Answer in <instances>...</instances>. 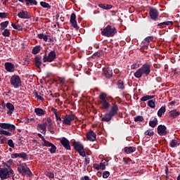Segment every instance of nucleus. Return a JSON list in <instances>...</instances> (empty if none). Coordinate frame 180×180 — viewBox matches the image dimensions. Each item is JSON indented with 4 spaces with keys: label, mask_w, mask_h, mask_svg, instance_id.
<instances>
[{
    "label": "nucleus",
    "mask_w": 180,
    "mask_h": 180,
    "mask_svg": "<svg viewBox=\"0 0 180 180\" xmlns=\"http://www.w3.org/2000/svg\"><path fill=\"white\" fill-rule=\"evenodd\" d=\"M152 67L151 63L146 62L134 73V76L136 79H141L143 75L148 76L151 72Z\"/></svg>",
    "instance_id": "obj_1"
},
{
    "label": "nucleus",
    "mask_w": 180,
    "mask_h": 180,
    "mask_svg": "<svg viewBox=\"0 0 180 180\" xmlns=\"http://www.w3.org/2000/svg\"><path fill=\"white\" fill-rule=\"evenodd\" d=\"M118 112L119 107L117 104H116L115 103H112V106L109 112L108 113H105L104 117H102V122H110L114 117L115 115H117Z\"/></svg>",
    "instance_id": "obj_2"
},
{
    "label": "nucleus",
    "mask_w": 180,
    "mask_h": 180,
    "mask_svg": "<svg viewBox=\"0 0 180 180\" xmlns=\"http://www.w3.org/2000/svg\"><path fill=\"white\" fill-rule=\"evenodd\" d=\"M6 165L9 169H8L6 167H5L4 169H1V167H0L1 180H5L11 177L13 179V177L15 176L14 171L11 169V166L8 165Z\"/></svg>",
    "instance_id": "obj_3"
},
{
    "label": "nucleus",
    "mask_w": 180,
    "mask_h": 180,
    "mask_svg": "<svg viewBox=\"0 0 180 180\" xmlns=\"http://www.w3.org/2000/svg\"><path fill=\"white\" fill-rule=\"evenodd\" d=\"M117 33V29L111 25H108L101 31V34L105 37H113Z\"/></svg>",
    "instance_id": "obj_4"
},
{
    "label": "nucleus",
    "mask_w": 180,
    "mask_h": 180,
    "mask_svg": "<svg viewBox=\"0 0 180 180\" xmlns=\"http://www.w3.org/2000/svg\"><path fill=\"white\" fill-rule=\"evenodd\" d=\"M107 98V94L105 93H101L99 95V98L100 100L98 101V104L101 105V109L108 110L110 107V103L108 102V100L106 99Z\"/></svg>",
    "instance_id": "obj_5"
},
{
    "label": "nucleus",
    "mask_w": 180,
    "mask_h": 180,
    "mask_svg": "<svg viewBox=\"0 0 180 180\" xmlns=\"http://www.w3.org/2000/svg\"><path fill=\"white\" fill-rule=\"evenodd\" d=\"M72 146L76 151L82 157L86 156V152H85V149L84 146L79 141L72 142Z\"/></svg>",
    "instance_id": "obj_6"
},
{
    "label": "nucleus",
    "mask_w": 180,
    "mask_h": 180,
    "mask_svg": "<svg viewBox=\"0 0 180 180\" xmlns=\"http://www.w3.org/2000/svg\"><path fill=\"white\" fill-rule=\"evenodd\" d=\"M57 58V54L56 51H51L48 53V56L46 54L44 55L43 58V62L44 63H52L55 61V60Z\"/></svg>",
    "instance_id": "obj_7"
},
{
    "label": "nucleus",
    "mask_w": 180,
    "mask_h": 180,
    "mask_svg": "<svg viewBox=\"0 0 180 180\" xmlns=\"http://www.w3.org/2000/svg\"><path fill=\"white\" fill-rule=\"evenodd\" d=\"M11 85L15 88H19L22 86L21 79L18 75H13L10 80Z\"/></svg>",
    "instance_id": "obj_8"
},
{
    "label": "nucleus",
    "mask_w": 180,
    "mask_h": 180,
    "mask_svg": "<svg viewBox=\"0 0 180 180\" xmlns=\"http://www.w3.org/2000/svg\"><path fill=\"white\" fill-rule=\"evenodd\" d=\"M17 170L19 174H21L22 176H25L27 174V176H30L32 174V172L29 168L26 169L25 167L22 165H20L19 167H18Z\"/></svg>",
    "instance_id": "obj_9"
},
{
    "label": "nucleus",
    "mask_w": 180,
    "mask_h": 180,
    "mask_svg": "<svg viewBox=\"0 0 180 180\" xmlns=\"http://www.w3.org/2000/svg\"><path fill=\"white\" fill-rule=\"evenodd\" d=\"M149 15L152 20L157 21L160 15V12L156 8H150Z\"/></svg>",
    "instance_id": "obj_10"
},
{
    "label": "nucleus",
    "mask_w": 180,
    "mask_h": 180,
    "mask_svg": "<svg viewBox=\"0 0 180 180\" xmlns=\"http://www.w3.org/2000/svg\"><path fill=\"white\" fill-rule=\"evenodd\" d=\"M60 143L65 148L66 150H71V146L70 141L63 136L62 139H59Z\"/></svg>",
    "instance_id": "obj_11"
},
{
    "label": "nucleus",
    "mask_w": 180,
    "mask_h": 180,
    "mask_svg": "<svg viewBox=\"0 0 180 180\" xmlns=\"http://www.w3.org/2000/svg\"><path fill=\"white\" fill-rule=\"evenodd\" d=\"M0 128L3 129H8L11 132H13L16 127L14 124L10 123H0Z\"/></svg>",
    "instance_id": "obj_12"
},
{
    "label": "nucleus",
    "mask_w": 180,
    "mask_h": 180,
    "mask_svg": "<svg viewBox=\"0 0 180 180\" xmlns=\"http://www.w3.org/2000/svg\"><path fill=\"white\" fill-rule=\"evenodd\" d=\"M76 119V115L74 114L66 115L65 119L63 120V123L66 126H71V122Z\"/></svg>",
    "instance_id": "obj_13"
},
{
    "label": "nucleus",
    "mask_w": 180,
    "mask_h": 180,
    "mask_svg": "<svg viewBox=\"0 0 180 180\" xmlns=\"http://www.w3.org/2000/svg\"><path fill=\"white\" fill-rule=\"evenodd\" d=\"M76 18H77L76 13H71L70 22L72 26L75 28V30H79V27L77 25Z\"/></svg>",
    "instance_id": "obj_14"
},
{
    "label": "nucleus",
    "mask_w": 180,
    "mask_h": 180,
    "mask_svg": "<svg viewBox=\"0 0 180 180\" xmlns=\"http://www.w3.org/2000/svg\"><path fill=\"white\" fill-rule=\"evenodd\" d=\"M158 134L160 136H167V131L165 125L160 124L157 127Z\"/></svg>",
    "instance_id": "obj_15"
},
{
    "label": "nucleus",
    "mask_w": 180,
    "mask_h": 180,
    "mask_svg": "<svg viewBox=\"0 0 180 180\" xmlns=\"http://www.w3.org/2000/svg\"><path fill=\"white\" fill-rule=\"evenodd\" d=\"M21 158L23 160H28L29 157L25 152H22L21 153H14L11 155V158L16 159V158Z\"/></svg>",
    "instance_id": "obj_16"
},
{
    "label": "nucleus",
    "mask_w": 180,
    "mask_h": 180,
    "mask_svg": "<svg viewBox=\"0 0 180 180\" xmlns=\"http://www.w3.org/2000/svg\"><path fill=\"white\" fill-rule=\"evenodd\" d=\"M18 17L22 19H30L31 18V15L28 11H22L18 13Z\"/></svg>",
    "instance_id": "obj_17"
},
{
    "label": "nucleus",
    "mask_w": 180,
    "mask_h": 180,
    "mask_svg": "<svg viewBox=\"0 0 180 180\" xmlns=\"http://www.w3.org/2000/svg\"><path fill=\"white\" fill-rule=\"evenodd\" d=\"M86 136L89 141L91 142H94L96 139V134L92 130H90L89 132H87Z\"/></svg>",
    "instance_id": "obj_18"
},
{
    "label": "nucleus",
    "mask_w": 180,
    "mask_h": 180,
    "mask_svg": "<svg viewBox=\"0 0 180 180\" xmlns=\"http://www.w3.org/2000/svg\"><path fill=\"white\" fill-rule=\"evenodd\" d=\"M46 147H51V148L49 149V151L51 153H56L57 151V147L53 145V143L49 142V141L46 143L45 146Z\"/></svg>",
    "instance_id": "obj_19"
},
{
    "label": "nucleus",
    "mask_w": 180,
    "mask_h": 180,
    "mask_svg": "<svg viewBox=\"0 0 180 180\" xmlns=\"http://www.w3.org/2000/svg\"><path fill=\"white\" fill-rule=\"evenodd\" d=\"M6 70L8 72H13L15 71V65L11 62H6L4 63Z\"/></svg>",
    "instance_id": "obj_20"
},
{
    "label": "nucleus",
    "mask_w": 180,
    "mask_h": 180,
    "mask_svg": "<svg viewBox=\"0 0 180 180\" xmlns=\"http://www.w3.org/2000/svg\"><path fill=\"white\" fill-rule=\"evenodd\" d=\"M153 36H148L143 39L141 44H144V47L148 48L150 41H153Z\"/></svg>",
    "instance_id": "obj_21"
},
{
    "label": "nucleus",
    "mask_w": 180,
    "mask_h": 180,
    "mask_svg": "<svg viewBox=\"0 0 180 180\" xmlns=\"http://www.w3.org/2000/svg\"><path fill=\"white\" fill-rule=\"evenodd\" d=\"M103 75L106 79H110L112 77V70L109 68L103 69Z\"/></svg>",
    "instance_id": "obj_22"
},
{
    "label": "nucleus",
    "mask_w": 180,
    "mask_h": 180,
    "mask_svg": "<svg viewBox=\"0 0 180 180\" xmlns=\"http://www.w3.org/2000/svg\"><path fill=\"white\" fill-rule=\"evenodd\" d=\"M47 123L49 125L47 126L48 131L51 133L52 135L55 134V131L53 130V124L52 123V120L51 117L47 118Z\"/></svg>",
    "instance_id": "obj_23"
},
{
    "label": "nucleus",
    "mask_w": 180,
    "mask_h": 180,
    "mask_svg": "<svg viewBox=\"0 0 180 180\" xmlns=\"http://www.w3.org/2000/svg\"><path fill=\"white\" fill-rule=\"evenodd\" d=\"M34 61V65L38 68H41V66L42 64L41 56H40L39 55H37Z\"/></svg>",
    "instance_id": "obj_24"
},
{
    "label": "nucleus",
    "mask_w": 180,
    "mask_h": 180,
    "mask_svg": "<svg viewBox=\"0 0 180 180\" xmlns=\"http://www.w3.org/2000/svg\"><path fill=\"white\" fill-rule=\"evenodd\" d=\"M174 24L172 21H165L160 22L157 26L160 29H163V27H166L167 26H171Z\"/></svg>",
    "instance_id": "obj_25"
},
{
    "label": "nucleus",
    "mask_w": 180,
    "mask_h": 180,
    "mask_svg": "<svg viewBox=\"0 0 180 180\" xmlns=\"http://www.w3.org/2000/svg\"><path fill=\"white\" fill-rule=\"evenodd\" d=\"M124 153L127 155L133 153L136 151V147L130 146V147H125L124 148Z\"/></svg>",
    "instance_id": "obj_26"
},
{
    "label": "nucleus",
    "mask_w": 180,
    "mask_h": 180,
    "mask_svg": "<svg viewBox=\"0 0 180 180\" xmlns=\"http://www.w3.org/2000/svg\"><path fill=\"white\" fill-rule=\"evenodd\" d=\"M6 108L8 110L7 114L11 115L12 113L14 112L15 110V108L13 106V104H12V103H6Z\"/></svg>",
    "instance_id": "obj_27"
},
{
    "label": "nucleus",
    "mask_w": 180,
    "mask_h": 180,
    "mask_svg": "<svg viewBox=\"0 0 180 180\" xmlns=\"http://www.w3.org/2000/svg\"><path fill=\"white\" fill-rule=\"evenodd\" d=\"M169 114H170V117L172 119H175L180 115L179 111H177L176 109L170 110Z\"/></svg>",
    "instance_id": "obj_28"
},
{
    "label": "nucleus",
    "mask_w": 180,
    "mask_h": 180,
    "mask_svg": "<svg viewBox=\"0 0 180 180\" xmlns=\"http://www.w3.org/2000/svg\"><path fill=\"white\" fill-rule=\"evenodd\" d=\"M158 124V120L157 117H155L153 120H150L149 127L152 128H155V127H157Z\"/></svg>",
    "instance_id": "obj_29"
},
{
    "label": "nucleus",
    "mask_w": 180,
    "mask_h": 180,
    "mask_svg": "<svg viewBox=\"0 0 180 180\" xmlns=\"http://www.w3.org/2000/svg\"><path fill=\"white\" fill-rule=\"evenodd\" d=\"M167 111L166 106H162L158 111V116L161 118L162 115L165 114Z\"/></svg>",
    "instance_id": "obj_30"
},
{
    "label": "nucleus",
    "mask_w": 180,
    "mask_h": 180,
    "mask_svg": "<svg viewBox=\"0 0 180 180\" xmlns=\"http://www.w3.org/2000/svg\"><path fill=\"white\" fill-rule=\"evenodd\" d=\"M34 112L36 113L37 115L38 116H41L46 114V110L37 108L34 109Z\"/></svg>",
    "instance_id": "obj_31"
},
{
    "label": "nucleus",
    "mask_w": 180,
    "mask_h": 180,
    "mask_svg": "<svg viewBox=\"0 0 180 180\" xmlns=\"http://www.w3.org/2000/svg\"><path fill=\"white\" fill-rule=\"evenodd\" d=\"M98 7L101 8H103L104 10H110V9L112 8V5L100 4H98Z\"/></svg>",
    "instance_id": "obj_32"
},
{
    "label": "nucleus",
    "mask_w": 180,
    "mask_h": 180,
    "mask_svg": "<svg viewBox=\"0 0 180 180\" xmlns=\"http://www.w3.org/2000/svg\"><path fill=\"white\" fill-rule=\"evenodd\" d=\"M41 50V46H35L32 50V53L34 55H37L40 53Z\"/></svg>",
    "instance_id": "obj_33"
},
{
    "label": "nucleus",
    "mask_w": 180,
    "mask_h": 180,
    "mask_svg": "<svg viewBox=\"0 0 180 180\" xmlns=\"http://www.w3.org/2000/svg\"><path fill=\"white\" fill-rule=\"evenodd\" d=\"M155 98V95H146V96H143L141 98V102H146V101Z\"/></svg>",
    "instance_id": "obj_34"
},
{
    "label": "nucleus",
    "mask_w": 180,
    "mask_h": 180,
    "mask_svg": "<svg viewBox=\"0 0 180 180\" xmlns=\"http://www.w3.org/2000/svg\"><path fill=\"white\" fill-rule=\"evenodd\" d=\"M26 1V6H37L38 2L35 0H24Z\"/></svg>",
    "instance_id": "obj_35"
},
{
    "label": "nucleus",
    "mask_w": 180,
    "mask_h": 180,
    "mask_svg": "<svg viewBox=\"0 0 180 180\" xmlns=\"http://www.w3.org/2000/svg\"><path fill=\"white\" fill-rule=\"evenodd\" d=\"M105 52L103 51H96V53H94L93 54V58H100L103 56H104Z\"/></svg>",
    "instance_id": "obj_36"
},
{
    "label": "nucleus",
    "mask_w": 180,
    "mask_h": 180,
    "mask_svg": "<svg viewBox=\"0 0 180 180\" xmlns=\"http://www.w3.org/2000/svg\"><path fill=\"white\" fill-rule=\"evenodd\" d=\"M117 85L120 90H124L125 89L124 83L122 80H118Z\"/></svg>",
    "instance_id": "obj_37"
},
{
    "label": "nucleus",
    "mask_w": 180,
    "mask_h": 180,
    "mask_svg": "<svg viewBox=\"0 0 180 180\" xmlns=\"http://www.w3.org/2000/svg\"><path fill=\"white\" fill-rule=\"evenodd\" d=\"M38 128L40 130H42V131H41V133H42V134L46 135V127L43 124H38Z\"/></svg>",
    "instance_id": "obj_38"
},
{
    "label": "nucleus",
    "mask_w": 180,
    "mask_h": 180,
    "mask_svg": "<svg viewBox=\"0 0 180 180\" xmlns=\"http://www.w3.org/2000/svg\"><path fill=\"white\" fill-rule=\"evenodd\" d=\"M0 135H4L6 136H12V132L11 131H5L4 129H1L0 130Z\"/></svg>",
    "instance_id": "obj_39"
},
{
    "label": "nucleus",
    "mask_w": 180,
    "mask_h": 180,
    "mask_svg": "<svg viewBox=\"0 0 180 180\" xmlns=\"http://www.w3.org/2000/svg\"><path fill=\"white\" fill-rule=\"evenodd\" d=\"M49 35H44V34H38V37L39 39H43L44 41H48Z\"/></svg>",
    "instance_id": "obj_40"
},
{
    "label": "nucleus",
    "mask_w": 180,
    "mask_h": 180,
    "mask_svg": "<svg viewBox=\"0 0 180 180\" xmlns=\"http://www.w3.org/2000/svg\"><path fill=\"white\" fill-rule=\"evenodd\" d=\"M148 106H149L151 109H154V108H155V101L150 99L148 101Z\"/></svg>",
    "instance_id": "obj_41"
},
{
    "label": "nucleus",
    "mask_w": 180,
    "mask_h": 180,
    "mask_svg": "<svg viewBox=\"0 0 180 180\" xmlns=\"http://www.w3.org/2000/svg\"><path fill=\"white\" fill-rule=\"evenodd\" d=\"M40 6L42 8H48V9H51V6L49 4V3H46L45 1H41L40 2Z\"/></svg>",
    "instance_id": "obj_42"
},
{
    "label": "nucleus",
    "mask_w": 180,
    "mask_h": 180,
    "mask_svg": "<svg viewBox=\"0 0 180 180\" xmlns=\"http://www.w3.org/2000/svg\"><path fill=\"white\" fill-rule=\"evenodd\" d=\"M143 120H144V118H143V117L141 116V115H138V116L134 117V121L135 122H143Z\"/></svg>",
    "instance_id": "obj_43"
},
{
    "label": "nucleus",
    "mask_w": 180,
    "mask_h": 180,
    "mask_svg": "<svg viewBox=\"0 0 180 180\" xmlns=\"http://www.w3.org/2000/svg\"><path fill=\"white\" fill-rule=\"evenodd\" d=\"M2 35L4 37H10L11 36V31L8 29H5L4 31L2 32Z\"/></svg>",
    "instance_id": "obj_44"
},
{
    "label": "nucleus",
    "mask_w": 180,
    "mask_h": 180,
    "mask_svg": "<svg viewBox=\"0 0 180 180\" xmlns=\"http://www.w3.org/2000/svg\"><path fill=\"white\" fill-rule=\"evenodd\" d=\"M8 24H9V21L1 22L0 24V26H1L0 30H2L6 29V27H8Z\"/></svg>",
    "instance_id": "obj_45"
},
{
    "label": "nucleus",
    "mask_w": 180,
    "mask_h": 180,
    "mask_svg": "<svg viewBox=\"0 0 180 180\" xmlns=\"http://www.w3.org/2000/svg\"><path fill=\"white\" fill-rule=\"evenodd\" d=\"M177 145L179 146V143L177 140L173 139V140L171 141V142H170V147L171 148H174Z\"/></svg>",
    "instance_id": "obj_46"
},
{
    "label": "nucleus",
    "mask_w": 180,
    "mask_h": 180,
    "mask_svg": "<svg viewBox=\"0 0 180 180\" xmlns=\"http://www.w3.org/2000/svg\"><path fill=\"white\" fill-rule=\"evenodd\" d=\"M35 122V119L34 118H27L25 119V121H20V122H22V123H25V124H30V123H32V122Z\"/></svg>",
    "instance_id": "obj_47"
},
{
    "label": "nucleus",
    "mask_w": 180,
    "mask_h": 180,
    "mask_svg": "<svg viewBox=\"0 0 180 180\" xmlns=\"http://www.w3.org/2000/svg\"><path fill=\"white\" fill-rule=\"evenodd\" d=\"M38 137L42 140V141H43L42 146H45L48 141H46V140L45 139L44 136H43L41 134H39H39H38Z\"/></svg>",
    "instance_id": "obj_48"
},
{
    "label": "nucleus",
    "mask_w": 180,
    "mask_h": 180,
    "mask_svg": "<svg viewBox=\"0 0 180 180\" xmlns=\"http://www.w3.org/2000/svg\"><path fill=\"white\" fill-rule=\"evenodd\" d=\"M33 94L35 96V97L41 101H44V98L43 97H41V95L39 94L38 91L34 90V91L33 92Z\"/></svg>",
    "instance_id": "obj_49"
},
{
    "label": "nucleus",
    "mask_w": 180,
    "mask_h": 180,
    "mask_svg": "<svg viewBox=\"0 0 180 180\" xmlns=\"http://www.w3.org/2000/svg\"><path fill=\"white\" fill-rule=\"evenodd\" d=\"M145 136H153L155 133L153 131H152L151 129H148L147 130L145 133H144Z\"/></svg>",
    "instance_id": "obj_50"
},
{
    "label": "nucleus",
    "mask_w": 180,
    "mask_h": 180,
    "mask_svg": "<svg viewBox=\"0 0 180 180\" xmlns=\"http://www.w3.org/2000/svg\"><path fill=\"white\" fill-rule=\"evenodd\" d=\"M11 26L13 27L14 30H18V31H22V28L20 25H15L13 23L11 24Z\"/></svg>",
    "instance_id": "obj_51"
},
{
    "label": "nucleus",
    "mask_w": 180,
    "mask_h": 180,
    "mask_svg": "<svg viewBox=\"0 0 180 180\" xmlns=\"http://www.w3.org/2000/svg\"><path fill=\"white\" fill-rule=\"evenodd\" d=\"M140 67V65L139 63H134L131 66V70H136V68H139Z\"/></svg>",
    "instance_id": "obj_52"
},
{
    "label": "nucleus",
    "mask_w": 180,
    "mask_h": 180,
    "mask_svg": "<svg viewBox=\"0 0 180 180\" xmlns=\"http://www.w3.org/2000/svg\"><path fill=\"white\" fill-rule=\"evenodd\" d=\"M90 163V158L86 157L84 160V167H86V165H88Z\"/></svg>",
    "instance_id": "obj_53"
},
{
    "label": "nucleus",
    "mask_w": 180,
    "mask_h": 180,
    "mask_svg": "<svg viewBox=\"0 0 180 180\" xmlns=\"http://www.w3.org/2000/svg\"><path fill=\"white\" fill-rule=\"evenodd\" d=\"M8 145L9 147H11V148H15V146H14V143H13L12 139H8Z\"/></svg>",
    "instance_id": "obj_54"
},
{
    "label": "nucleus",
    "mask_w": 180,
    "mask_h": 180,
    "mask_svg": "<svg viewBox=\"0 0 180 180\" xmlns=\"http://www.w3.org/2000/svg\"><path fill=\"white\" fill-rule=\"evenodd\" d=\"M109 176H110V172H108V171H105V172H103V177L104 179H108Z\"/></svg>",
    "instance_id": "obj_55"
},
{
    "label": "nucleus",
    "mask_w": 180,
    "mask_h": 180,
    "mask_svg": "<svg viewBox=\"0 0 180 180\" xmlns=\"http://www.w3.org/2000/svg\"><path fill=\"white\" fill-rule=\"evenodd\" d=\"M46 176H48V177H49L51 179H54L55 178V174L53 172H48L46 174Z\"/></svg>",
    "instance_id": "obj_56"
},
{
    "label": "nucleus",
    "mask_w": 180,
    "mask_h": 180,
    "mask_svg": "<svg viewBox=\"0 0 180 180\" xmlns=\"http://www.w3.org/2000/svg\"><path fill=\"white\" fill-rule=\"evenodd\" d=\"M99 168L101 170H105V163L101 162L99 165Z\"/></svg>",
    "instance_id": "obj_57"
},
{
    "label": "nucleus",
    "mask_w": 180,
    "mask_h": 180,
    "mask_svg": "<svg viewBox=\"0 0 180 180\" xmlns=\"http://www.w3.org/2000/svg\"><path fill=\"white\" fill-rule=\"evenodd\" d=\"M142 46H141L140 51L141 53H145V49H148V48L146 46H144V44H141Z\"/></svg>",
    "instance_id": "obj_58"
},
{
    "label": "nucleus",
    "mask_w": 180,
    "mask_h": 180,
    "mask_svg": "<svg viewBox=\"0 0 180 180\" xmlns=\"http://www.w3.org/2000/svg\"><path fill=\"white\" fill-rule=\"evenodd\" d=\"M80 180H93V179H91V178H89V176L84 175V176H83L80 179Z\"/></svg>",
    "instance_id": "obj_59"
},
{
    "label": "nucleus",
    "mask_w": 180,
    "mask_h": 180,
    "mask_svg": "<svg viewBox=\"0 0 180 180\" xmlns=\"http://www.w3.org/2000/svg\"><path fill=\"white\" fill-rule=\"evenodd\" d=\"M0 105L2 107V109L3 110H5L6 109V104L5 103V101H1V103H0Z\"/></svg>",
    "instance_id": "obj_60"
},
{
    "label": "nucleus",
    "mask_w": 180,
    "mask_h": 180,
    "mask_svg": "<svg viewBox=\"0 0 180 180\" xmlns=\"http://www.w3.org/2000/svg\"><path fill=\"white\" fill-rule=\"evenodd\" d=\"M7 17L6 13H0V18H6Z\"/></svg>",
    "instance_id": "obj_61"
},
{
    "label": "nucleus",
    "mask_w": 180,
    "mask_h": 180,
    "mask_svg": "<svg viewBox=\"0 0 180 180\" xmlns=\"http://www.w3.org/2000/svg\"><path fill=\"white\" fill-rule=\"evenodd\" d=\"M56 119L57 122H62V118L60 117V116L58 114H57L56 115Z\"/></svg>",
    "instance_id": "obj_62"
},
{
    "label": "nucleus",
    "mask_w": 180,
    "mask_h": 180,
    "mask_svg": "<svg viewBox=\"0 0 180 180\" xmlns=\"http://www.w3.org/2000/svg\"><path fill=\"white\" fill-rule=\"evenodd\" d=\"M94 169L99 170L100 169V165L98 164H94L93 166Z\"/></svg>",
    "instance_id": "obj_63"
},
{
    "label": "nucleus",
    "mask_w": 180,
    "mask_h": 180,
    "mask_svg": "<svg viewBox=\"0 0 180 180\" xmlns=\"http://www.w3.org/2000/svg\"><path fill=\"white\" fill-rule=\"evenodd\" d=\"M52 112L54 113L55 116L58 115L56 108H52Z\"/></svg>",
    "instance_id": "obj_64"
}]
</instances>
